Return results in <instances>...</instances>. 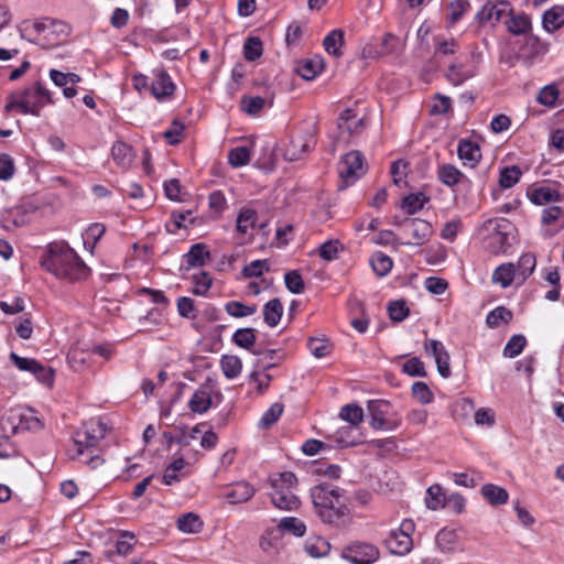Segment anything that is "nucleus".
Returning a JSON list of instances; mask_svg holds the SVG:
<instances>
[{
	"mask_svg": "<svg viewBox=\"0 0 564 564\" xmlns=\"http://www.w3.org/2000/svg\"><path fill=\"white\" fill-rule=\"evenodd\" d=\"M560 91L555 84L544 86L538 94L536 100L539 104L553 108L558 99Z\"/></svg>",
	"mask_w": 564,
	"mask_h": 564,
	"instance_id": "nucleus-48",
	"label": "nucleus"
},
{
	"mask_svg": "<svg viewBox=\"0 0 564 564\" xmlns=\"http://www.w3.org/2000/svg\"><path fill=\"white\" fill-rule=\"evenodd\" d=\"M271 501L278 509L285 511L296 510L301 501L293 492L297 485V478L292 471H283L276 478H271Z\"/></svg>",
	"mask_w": 564,
	"mask_h": 564,
	"instance_id": "nucleus-4",
	"label": "nucleus"
},
{
	"mask_svg": "<svg viewBox=\"0 0 564 564\" xmlns=\"http://www.w3.org/2000/svg\"><path fill=\"white\" fill-rule=\"evenodd\" d=\"M437 178L448 187H453L466 180L465 175L453 164L440 165L437 169Z\"/></svg>",
	"mask_w": 564,
	"mask_h": 564,
	"instance_id": "nucleus-25",
	"label": "nucleus"
},
{
	"mask_svg": "<svg viewBox=\"0 0 564 564\" xmlns=\"http://www.w3.org/2000/svg\"><path fill=\"white\" fill-rule=\"evenodd\" d=\"M415 530V524L411 519H404L398 531L390 532V554L406 555L413 549L412 534Z\"/></svg>",
	"mask_w": 564,
	"mask_h": 564,
	"instance_id": "nucleus-7",
	"label": "nucleus"
},
{
	"mask_svg": "<svg viewBox=\"0 0 564 564\" xmlns=\"http://www.w3.org/2000/svg\"><path fill=\"white\" fill-rule=\"evenodd\" d=\"M134 543L135 535L129 531H122L115 544L113 553L118 555H127L131 552ZM110 553H112V551Z\"/></svg>",
	"mask_w": 564,
	"mask_h": 564,
	"instance_id": "nucleus-52",
	"label": "nucleus"
},
{
	"mask_svg": "<svg viewBox=\"0 0 564 564\" xmlns=\"http://www.w3.org/2000/svg\"><path fill=\"white\" fill-rule=\"evenodd\" d=\"M177 528L185 533H198L203 528V521L196 513L188 512L177 519Z\"/></svg>",
	"mask_w": 564,
	"mask_h": 564,
	"instance_id": "nucleus-39",
	"label": "nucleus"
},
{
	"mask_svg": "<svg viewBox=\"0 0 564 564\" xmlns=\"http://www.w3.org/2000/svg\"><path fill=\"white\" fill-rule=\"evenodd\" d=\"M212 406V397L208 391L206 390H197L192 395L188 408L194 413H205L207 412Z\"/></svg>",
	"mask_w": 564,
	"mask_h": 564,
	"instance_id": "nucleus-37",
	"label": "nucleus"
},
{
	"mask_svg": "<svg viewBox=\"0 0 564 564\" xmlns=\"http://www.w3.org/2000/svg\"><path fill=\"white\" fill-rule=\"evenodd\" d=\"M250 149L241 145L231 149L228 153V162L234 167L247 165L250 161Z\"/></svg>",
	"mask_w": 564,
	"mask_h": 564,
	"instance_id": "nucleus-50",
	"label": "nucleus"
},
{
	"mask_svg": "<svg viewBox=\"0 0 564 564\" xmlns=\"http://www.w3.org/2000/svg\"><path fill=\"white\" fill-rule=\"evenodd\" d=\"M367 408L370 416V426L375 430H382L387 422L388 401L369 400Z\"/></svg>",
	"mask_w": 564,
	"mask_h": 564,
	"instance_id": "nucleus-19",
	"label": "nucleus"
},
{
	"mask_svg": "<svg viewBox=\"0 0 564 564\" xmlns=\"http://www.w3.org/2000/svg\"><path fill=\"white\" fill-rule=\"evenodd\" d=\"M283 413V404L280 402L273 403L261 416L259 426L262 429L271 427Z\"/></svg>",
	"mask_w": 564,
	"mask_h": 564,
	"instance_id": "nucleus-53",
	"label": "nucleus"
},
{
	"mask_svg": "<svg viewBox=\"0 0 564 564\" xmlns=\"http://www.w3.org/2000/svg\"><path fill=\"white\" fill-rule=\"evenodd\" d=\"M284 283L285 288L293 294H300L305 289L303 278L296 270L289 271L284 274Z\"/></svg>",
	"mask_w": 564,
	"mask_h": 564,
	"instance_id": "nucleus-56",
	"label": "nucleus"
},
{
	"mask_svg": "<svg viewBox=\"0 0 564 564\" xmlns=\"http://www.w3.org/2000/svg\"><path fill=\"white\" fill-rule=\"evenodd\" d=\"M258 219V214L254 209L243 208L237 217L238 232L246 235L249 228H253Z\"/></svg>",
	"mask_w": 564,
	"mask_h": 564,
	"instance_id": "nucleus-42",
	"label": "nucleus"
},
{
	"mask_svg": "<svg viewBox=\"0 0 564 564\" xmlns=\"http://www.w3.org/2000/svg\"><path fill=\"white\" fill-rule=\"evenodd\" d=\"M225 310L228 315L240 318L254 314L257 312V305H246L238 301H230L226 303Z\"/></svg>",
	"mask_w": 564,
	"mask_h": 564,
	"instance_id": "nucleus-46",
	"label": "nucleus"
},
{
	"mask_svg": "<svg viewBox=\"0 0 564 564\" xmlns=\"http://www.w3.org/2000/svg\"><path fill=\"white\" fill-rule=\"evenodd\" d=\"M31 29L40 34H45L44 37H46L51 33H66L67 25L62 21H54V20H44V21H35L31 24Z\"/></svg>",
	"mask_w": 564,
	"mask_h": 564,
	"instance_id": "nucleus-36",
	"label": "nucleus"
},
{
	"mask_svg": "<svg viewBox=\"0 0 564 564\" xmlns=\"http://www.w3.org/2000/svg\"><path fill=\"white\" fill-rule=\"evenodd\" d=\"M542 24L547 32L562 28L564 25V7L554 6L546 10L542 18Z\"/></svg>",
	"mask_w": 564,
	"mask_h": 564,
	"instance_id": "nucleus-27",
	"label": "nucleus"
},
{
	"mask_svg": "<svg viewBox=\"0 0 564 564\" xmlns=\"http://www.w3.org/2000/svg\"><path fill=\"white\" fill-rule=\"evenodd\" d=\"M307 347L312 355L316 358H323L330 354L332 345L325 338L311 337L307 341Z\"/></svg>",
	"mask_w": 564,
	"mask_h": 564,
	"instance_id": "nucleus-55",
	"label": "nucleus"
},
{
	"mask_svg": "<svg viewBox=\"0 0 564 564\" xmlns=\"http://www.w3.org/2000/svg\"><path fill=\"white\" fill-rule=\"evenodd\" d=\"M256 329L254 328H251V327H246V328H239L237 329L232 337H231V340L235 345H237L238 347H241L243 349H247L249 351H251L253 355L256 356H260L261 355V350L260 349H253V346L256 344Z\"/></svg>",
	"mask_w": 564,
	"mask_h": 564,
	"instance_id": "nucleus-20",
	"label": "nucleus"
},
{
	"mask_svg": "<svg viewBox=\"0 0 564 564\" xmlns=\"http://www.w3.org/2000/svg\"><path fill=\"white\" fill-rule=\"evenodd\" d=\"M424 349L427 355L433 356L438 373L443 378L451 377L449 355L443 343L436 339H426Z\"/></svg>",
	"mask_w": 564,
	"mask_h": 564,
	"instance_id": "nucleus-12",
	"label": "nucleus"
},
{
	"mask_svg": "<svg viewBox=\"0 0 564 564\" xmlns=\"http://www.w3.org/2000/svg\"><path fill=\"white\" fill-rule=\"evenodd\" d=\"M480 492L484 498L494 506L505 505L509 498V494L505 488L494 484L484 485Z\"/></svg>",
	"mask_w": 564,
	"mask_h": 564,
	"instance_id": "nucleus-30",
	"label": "nucleus"
},
{
	"mask_svg": "<svg viewBox=\"0 0 564 564\" xmlns=\"http://www.w3.org/2000/svg\"><path fill=\"white\" fill-rule=\"evenodd\" d=\"M343 491L328 484H321L311 489L312 502L323 522L336 527L346 525L349 522V509L340 502Z\"/></svg>",
	"mask_w": 564,
	"mask_h": 564,
	"instance_id": "nucleus-2",
	"label": "nucleus"
},
{
	"mask_svg": "<svg viewBox=\"0 0 564 564\" xmlns=\"http://www.w3.org/2000/svg\"><path fill=\"white\" fill-rule=\"evenodd\" d=\"M41 265L55 276L70 282L84 280L89 274L86 263L69 246L63 242L48 246L41 260Z\"/></svg>",
	"mask_w": 564,
	"mask_h": 564,
	"instance_id": "nucleus-1",
	"label": "nucleus"
},
{
	"mask_svg": "<svg viewBox=\"0 0 564 564\" xmlns=\"http://www.w3.org/2000/svg\"><path fill=\"white\" fill-rule=\"evenodd\" d=\"M410 315V307L404 300L390 301V321L400 323Z\"/></svg>",
	"mask_w": 564,
	"mask_h": 564,
	"instance_id": "nucleus-60",
	"label": "nucleus"
},
{
	"mask_svg": "<svg viewBox=\"0 0 564 564\" xmlns=\"http://www.w3.org/2000/svg\"><path fill=\"white\" fill-rule=\"evenodd\" d=\"M512 312L505 306H498L487 315L486 322L489 327L496 328L501 323H509L512 319Z\"/></svg>",
	"mask_w": 564,
	"mask_h": 564,
	"instance_id": "nucleus-49",
	"label": "nucleus"
},
{
	"mask_svg": "<svg viewBox=\"0 0 564 564\" xmlns=\"http://www.w3.org/2000/svg\"><path fill=\"white\" fill-rule=\"evenodd\" d=\"M370 268L378 278H383L388 274V256L382 251H376L370 260Z\"/></svg>",
	"mask_w": 564,
	"mask_h": 564,
	"instance_id": "nucleus-51",
	"label": "nucleus"
},
{
	"mask_svg": "<svg viewBox=\"0 0 564 564\" xmlns=\"http://www.w3.org/2000/svg\"><path fill=\"white\" fill-rule=\"evenodd\" d=\"M186 270L195 267H203L210 259V253L204 243H195L189 251L184 254Z\"/></svg>",
	"mask_w": 564,
	"mask_h": 564,
	"instance_id": "nucleus-21",
	"label": "nucleus"
},
{
	"mask_svg": "<svg viewBox=\"0 0 564 564\" xmlns=\"http://www.w3.org/2000/svg\"><path fill=\"white\" fill-rule=\"evenodd\" d=\"M343 557L351 564H372L379 558V551L372 544L355 542L343 550Z\"/></svg>",
	"mask_w": 564,
	"mask_h": 564,
	"instance_id": "nucleus-9",
	"label": "nucleus"
},
{
	"mask_svg": "<svg viewBox=\"0 0 564 564\" xmlns=\"http://www.w3.org/2000/svg\"><path fill=\"white\" fill-rule=\"evenodd\" d=\"M522 175V171L517 165L503 167L500 172L499 184L502 188H510L516 185Z\"/></svg>",
	"mask_w": 564,
	"mask_h": 564,
	"instance_id": "nucleus-47",
	"label": "nucleus"
},
{
	"mask_svg": "<svg viewBox=\"0 0 564 564\" xmlns=\"http://www.w3.org/2000/svg\"><path fill=\"white\" fill-rule=\"evenodd\" d=\"M547 52V45L535 35H528L519 50L516 59H521L524 66H532L538 58Z\"/></svg>",
	"mask_w": 564,
	"mask_h": 564,
	"instance_id": "nucleus-11",
	"label": "nucleus"
},
{
	"mask_svg": "<svg viewBox=\"0 0 564 564\" xmlns=\"http://www.w3.org/2000/svg\"><path fill=\"white\" fill-rule=\"evenodd\" d=\"M256 492L252 485L247 481H238L226 488L225 498L230 503H242L250 500Z\"/></svg>",
	"mask_w": 564,
	"mask_h": 564,
	"instance_id": "nucleus-15",
	"label": "nucleus"
},
{
	"mask_svg": "<svg viewBox=\"0 0 564 564\" xmlns=\"http://www.w3.org/2000/svg\"><path fill=\"white\" fill-rule=\"evenodd\" d=\"M276 528L281 530L282 536L288 532L292 533L294 536L301 538L306 532L305 523L295 517H285L281 519Z\"/></svg>",
	"mask_w": 564,
	"mask_h": 564,
	"instance_id": "nucleus-35",
	"label": "nucleus"
},
{
	"mask_svg": "<svg viewBox=\"0 0 564 564\" xmlns=\"http://www.w3.org/2000/svg\"><path fill=\"white\" fill-rule=\"evenodd\" d=\"M153 78L150 83V90L156 100H163L174 94L175 85L164 68H155L152 72Z\"/></svg>",
	"mask_w": 564,
	"mask_h": 564,
	"instance_id": "nucleus-13",
	"label": "nucleus"
},
{
	"mask_svg": "<svg viewBox=\"0 0 564 564\" xmlns=\"http://www.w3.org/2000/svg\"><path fill=\"white\" fill-rule=\"evenodd\" d=\"M446 495L440 484H434L426 489L424 502L427 509L438 510L446 507Z\"/></svg>",
	"mask_w": 564,
	"mask_h": 564,
	"instance_id": "nucleus-26",
	"label": "nucleus"
},
{
	"mask_svg": "<svg viewBox=\"0 0 564 564\" xmlns=\"http://www.w3.org/2000/svg\"><path fill=\"white\" fill-rule=\"evenodd\" d=\"M283 315V305L280 299L275 297L263 306V321L269 327H275Z\"/></svg>",
	"mask_w": 564,
	"mask_h": 564,
	"instance_id": "nucleus-28",
	"label": "nucleus"
},
{
	"mask_svg": "<svg viewBox=\"0 0 564 564\" xmlns=\"http://www.w3.org/2000/svg\"><path fill=\"white\" fill-rule=\"evenodd\" d=\"M365 127V116H359L358 111L355 109L348 108L344 110L337 120V129L339 131L337 141L344 139L345 134L349 138L360 133Z\"/></svg>",
	"mask_w": 564,
	"mask_h": 564,
	"instance_id": "nucleus-10",
	"label": "nucleus"
},
{
	"mask_svg": "<svg viewBox=\"0 0 564 564\" xmlns=\"http://www.w3.org/2000/svg\"><path fill=\"white\" fill-rule=\"evenodd\" d=\"M281 546V530L278 529L276 527L265 530V532L260 539V547L262 549V551L269 555H274L279 552Z\"/></svg>",
	"mask_w": 564,
	"mask_h": 564,
	"instance_id": "nucleus-22",
	"label": "nucleus"
},
{
	"mask_svg": "<svg viewBox=\"0 0 564 564\" xmlns=\"http://www.w3.org/2000/svg\"><path fill=\"white\" fill-rule=\"evenodd\" d=\"M344 44V32L340 29L329 32L323 41L325 51L335 57L343 55L341 46Z\"/></svg>",
	"mask_w": 564,
	"mask_h": 564,
	"instance_id": "nucleus-32",
	"label": "nucleus"
},
{
	"mask_svg": "<svg viewBox=\"0 0 564 564\" xmlns=\"http://www.w3.org/2000/svg\"><path fill=\"white\" fill-rule=\"evenodd\" d=\"M402 232L405 240L401 243L422 246L432 235V226L420 218L408 219L402 225Z\"/></svg>",
	"mask_w": 564,
	"mask_h": 564,
	"instance_id": "nucleus-8",
	"label": "nucleus"
},
{
	"mask_svg": "<svg viewBox=\"0 0 564 564\" xmlns=\"http://www.w3.org/2000/svg\"><path fill=\"white\" fill-rule=\"evenodd\" d=\"M506 24L508 31L514 35L524 34L531 29V20L527 14H511Z\"/></svg>",
	"mask_w": 564,
	"mask_h": 564,
	"instance_id": "nucleus-40",
	"label": "nucleus"
},
{
	"mask_svg": "<svg viewBox=\"0 0 564 564\" xmlns=\"http://www.w3.org/2000/svg\"><path fill=\"white\" fill-rule=\"evenodd\" d=\"M267 104V99L260 96H246L241 99V109L249 115H258Z\"/></svg>",
	"mask_w": 564,
	"mask_h": 564,
	"instance_id": "nucleus-59",
	"label": "nucleus"
},
{
	"mask_svg": "<svg viewBox=\"0 0 564 564\" xmlns=\"http://www.w3.org/2000/svg\"><path fill=\"white\" fill-rule=\"evenodd\" d=\"M107 426L105 423L97 421L91 422L86 431L84 432V438H75L74 442L77 445V454L82 455L84 453V448L95 447L100 440L106 436ZM80 435L79 433L77 434Z\"/></svg>",
	"mask_w": 564,
	"mask_h": 564,
	"instance_id": "nucleus-14",
	"label": "nucleus"
},
{
	"mask_svg": "<svg viewBox=\"0 0 564 564\" xmlns=\"http://www.w3.org/2000/svg\"><path fill=\"white\" fill-rule=\"evenodd\" d=\"M262 42L259 37H249L243 44V56L247 61H256L262 55Z\"/></svg>",
	"mask_w": 564,
	"mask_h": 564,
	"instance_id": "nucleus-61",
	"label": "nucleus"
},
{
	"mask_svg": "<svg viewBox=\"0 0 564 564\" xmlns=\"http://www.w3.org/2000/svg\"><path fill=\"white\" fill-rule=\"evenodd\" d=\"M51 91L44 87L41 82H35L32 86L21 91L11 93L8 96V102L4 106V113L18 109L23 115L40 116L41 109L52 104Z\"/></svg>",
	"mask_w": 564,
	"mask_h": 564,
	"instance_id": "nucleus-3",
	"label": "nucleus"
},
{
	"mask_svg": "<svg viewBox=\"0 0 564 564\" xmlns=\"http://www.w3.org/2000/svg\"><path fill=\"white\" fill-rule=\"evenodd\" d=\"M111 155L113 161L122 169L129 167L134 158L132 148L122 141L113 143L111 148Z\"/></svg>",
	"mask_w": 564,
	"mask_h": 564,
	"instance_id": "nucleus-24",
	"label": "nucleus"
},
{
	"mask_svg": "<svg viewBox=\"0 0 564 564\" xmlns=\"http://www.w3.org/2000/svg\"><path fill=\"white\" fill-rule=\"evenodd\" d=\"M430 198L422 192L411 193L404 196L400 203V208L409 214L413 215L421 210Z\"/></svg>",
	"mask_w": 564,
	"mask_h": 564,
	"instance_id": "nucleus-29",
	"label": "nucleus"
},
{
	"mask_svg": "<svg viewBox=\"0 0 564 564\" xmlns=\"http://www.w3.org/2000/svg\"><path fill=\"white\" fill-rule=\"evenodd\" d=\"M457 539L458 536L454 529L443 528L436 534L435 542L443 553H449L454 551Z\"/></svg>",
	"mask_w": 564,
	"mask_h": 564,
	"instance_id": "nucleus-34",
	"label": "nucleus"
},
{
	"mask_svg": "<svg viewBox=\"0 0 564 564\" xmlns=\"http://www.w3.org/2000/svg\"><path fill=\"white\" fill-rule=\"evenodd\" d=\"M260 368V360H257L252 372L249 375V380L257 383V390L259 393H263L270 384V381L272 380L271 375L269 373H261L259 371Z\"/></svg>",
	"mask_w": 564,
	"mask_h": 564,
	"instance_id": "nucleus-62",
	"label": "nucleus"
},
{
	"mask_svg": "<svg viewBox=\"0 0 564 564\" xmlns=\"http://www.w3.org/2000/svg\"><path fill=\"white\" fill-rule=\"evenodd\" d=\"M270 271V263L269 260L262 259V260H254L251 261L249 264L245 265L241 270V274L245 279H252V278H259L264 272Z\"/></svg>",
	"mask_w": 564,
	"mask_h": 564,
	"instance_id": "nucleus-45",
	"label": "nucleus"
},
{
	"mask_svg": "<svg viewBox=\"0 0 564 564\" xmlns=\"http://www.w3.org/2000/svg\"><path fill=\"white\" fill-rule=\"evenodd\" d=\"M536 265L535 256L533 253H524L520 257L516 273L517 276L524 281L529 275L532 274Z\"/></svg>",
	"mask_w": 564,
	"mask_h": 564,
	"instance_id": "nucleus-44",
	"label": "nucleus"
},
{
	"mask_svg": "<svg viewBox=\"0 0 564 564\" xmlns=\"http://www.w3.org/2000/svg\"><path fill=\"white\" fill-rule=\"evenodd\" d=\"M185 466V460L181 456L176 459H174L164 470L162 481L165 485H172L174 482L180 481V476L177 475L178 471H181Z\"/></svg>",
	"mask_w": 564,
	"mask_h": 564,
	"instance_id": "nucleus-54",
	"label": "nucleus"
},
{
	"mask_svg": "<svg viewBox=\"0 0 564 564\" xmlns=\"http://www.w3.org/2000/svg\"><path fill=\"white\" fill-rule=\"evenodd\" d=\"M220 368L227 379H235L241 373L242 361L238 356L224 355L220 359Z\"/></svg>",
	"mask_w": 564,
	"mask_h": 564,
	"instance_id": "nucleus-33",
	"label": "nucleus"
},
{
	"mask_svg": "<svg viewBox=\"0 0 564 564\" xmlns=\"http://www.w3.org/2000/svg\"><path fill=\"white\" fill-rule=\"evenodd\" d=\"M518 278L513 263L500 264L492 273V282L500 284L503 289L510 286Z\"/></svg>",
	"mask_w": 564,
	"mask_h": 564,
	"instance_id": "nucleus-31",
	"label": "nucleus"
},
{
	"mask_svg": "<svg viewBox=\"0 0 564 564\" xmlns=\"http://www.w3.org/2000/svg\"><path fill=\"white\" fill-rule=\"evenodd\" d=\"M324 68V62L322 57L315 56L305 61L299 62L296 66L297 74L306 79H314Z\"/></svg>",
	"mask_w": 564,
	"mask_h": 564,
	"instance_id": "nucleus-23",
	"label": "nucleus"
},
{
	"mask_svg": "<svg viewBox=\"0 0 564 564\" xmlns=\"http://www.w3.org/2000/svg\"><path fill=\"white\" fill-rule=\"evenodd\" d=\"M317 123L313 122L303 133L293 137L285 150V158L289 161H295L300 159L302 154L312 151L317 144Z\"/></svg>",
	"mask_w": 564,
	"mask_h": 564,
	"instance_id": "nucleus-6",
	"label": "nucleus"
},
{
	"mask_svg": "<svg viewBox=\"0 0 564 564\" xmlns=\"http://www.w3.org/2000/svg\"><path fill=\"white\" fill-rule=\"evenodd\" d=\"M457 153L464 164L470 167H475L481 159L479 145L467 139H462L458 142Z\"/></svg>",
	"mask_w": 564,
	"mask_h": 564,
	"instance_id": "nucleus-17",
	"label": "nucleus"
},
{
	"mask_svg": "<svg viewBox=\"0 0 564 564\" xmlns=\"http://www.w3.org/2000/svg\"><path fill=\"white\" fill-rule=\"evenodd\" d=\"M193 282L195 285L193 289V294L203 296L210 289L213 281L207 272L200 271L199 273L193 275Z\"/></svg>",
	"mask_w": 564,
	"mask_h": 564,
	"instance_id": "nucleus-63",
	"label": "nucleus"
},
{
	"mask_svg": "<svg viewBox=\"0 0 564 564\" xmlns=\"http://www.w3.org/2000/svg\"><path fill=\"white\" fill-rule=\"evenodd\" d=\"M527 344L523 335H513L503 348V355L508 358H514L520 355Z\"/></svg>",
	"mask_w": 564,
	"mask_h": 564,
	"instance_id": "nucleus-58",
	"label": "nucleus"
},
{
	"mask_svg": "<svg viewBox=\"0 0 564 564\" xmlns=\"http://www.w3.org/2000/svg\"><path fill=\"white\" fill-rule=\"evenodd\" d=\"M364 155L361 152L354 150L343 155L337 164L338 176L340 183L338 189H345L355 184L365 173Z\"/></svg>",
	"mask_w": 564,
	"mask_h": 564,
	"instance_id": "nucleus-5",
	"label": "nucleus"
},
{
	"mask_svg": "<svg viewBox=\"0 0 564 564\" xmlns=\"http://www.w3.org/2000/svg\"><path fill=\"white\" fill-rule=\"evenodd\" d=\"M410 173V163L403 159L395 160L390 166V175L393 176V184L399 187L406 186V177Z\"/></svg>",
	"mask_w": 564,
	"mask_h": 564,
	"instance_id": "nucleus-38",
	"label": "nucleus"
},
{
	"mask_svg": "<svg viewBox=\"0 0 564 564\" xmlns=\"http://www.w3.org/2000/svg\"><path fill=\"white\" fill-rule=\"evenodd\" d=\"M412 395L422 404H430L434 400V394L429 386L423 381H416L411 388Z\"/></svg>",
	"mask_w": 564,
	"mask_h": 564,
	"instance_id": "nucleus-57",
	"label": "nucleus"
},
{
	"mask_svg": "<svg viewBox=\"0 0 564 564\" xmlns=\"http://www.w3.org/2000/svg\"><path fill=\"white\" fill-rule=\"evenodd\" d=\"M177 312L182 317L195 318L196 307L193 299L187 296L178 297L177 300Z\"/></svg>",
	"mask_w": 564,
	"mask_h": 564,
	"instance_id": "nucleus-64",
	"label": "nucleus"
},
{
	"mask_svg": "<svg viewBox=\"0 0 564 564\" xmlns=\"http://www.w3.org/2000/svg\"><path fill=\"white\" fill-rule=\"evenodd\" d=\"M527 194L533 204L540 206L561 200V194L558 191L549 185H541L529 188Z\"/></svg>",
	"mask_w": 564,
	"mask_h": 564,
	"instance_id": "nucleus-18",
	"label": "nucleus"
},
{
	"mask_svg": "<svg viewBox=\"0 0 564 564\" xmlns=\"http://www.w3.org/2000/svg\"><path fill=\"white\" fill-rule=\"evenodd\" d=\"M304 547L312 557H322L329 552L330 545L325 539L318 536L306 540Z\"/></svg>",
	"mask_w": 564,
	"mask_h": 564,
	"instance_id": "nucleus-43",
	"label": "nucleus"
},
{
	"mask_svg": "<svg viewBox=\"0 0 564 564\" xmlns=\"http://www.w3.org/2000/svg\"><path fill=\"white\" fill-rule=\"evenodd\" d=\"M339 417L350 425L358 426L364 420V411L359 405L349 403L340 409Z\"/></svg>",
	"mask_w": 564,
	"mask_h": 564,
	"instance_id": "nucleus-41",
	"label": "nucleus"
},
{
	"mask_svg": "<svg viewBox=\"0 0 564 564\" xmlns=\"http://www.w3.org/2000/svg\"><path fill=\"white\" fill-rule=\"evenodd\" d=\"M332 442L338 447H351L361 443L358 426L348 425L339 427L332 436Z\"/></svg>",
	"mask_w": 564,
	"mask_h": 564,
	"instance_id": "nucleus-16",
	"label": "nucleus"
}]
</instances>
